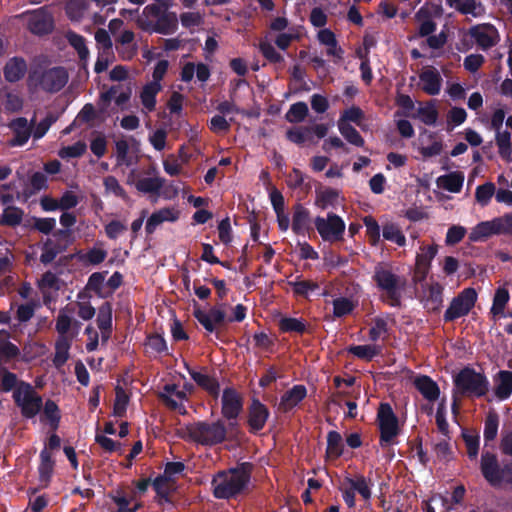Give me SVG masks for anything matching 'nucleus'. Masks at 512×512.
<instances>
[{
  "instance_id": "nucleus-52",
  "label": "nucleus",
  "mask_w": 512,
  "mask_h": 512,
  "mask_svg": "<svg viewBox=\"0 0 512 512\" xmlns=\"http://www.w3.org/2000/svg\"><path fill=\"white\" fill-rule=\"evenodd\" d=\"M467 455L470 460H476L479 452L480 436L478 434H470L467 431L462 433Z\"/></svg>"
},
{
  "instance_id": "nucleus-35",
  "label": "nucleus",
  "mask_w": 512,
  "mask_h": 512,
  "mask_svg": "<svg viewBox=\"0 0 512 512\" xmlns=\"http://www.w3.org/2000/svg\"><path fill=\"white\" fill-rule=\"evenodd\" d=\"M347 351L355 357L369 362L381 353V347L378 345H352Z\"/></svg>"
},
{
  "instance_id": "nucleus-62",
  "label": "nucleus",
  "mask_w": 512,
  "mask_h": 512,
  "mask_svg": "<svg viewBox=\"0 0 512 512\" xmlns=\"http://www.w3.org/2000/svg\"><path fill=\"white\" fill-rule=\"evenodd\" d=\"M364 118L362 109L357 106H352L344 110L338 120V123H349L353 122L360 125L361 120Z\"/></svg>"
},
{
  "instance_id": "nucleus-53",
  "label": "nucleus",
  "mask_w": 512,
  "mask_h": 512,
  "mask_svg": "<svg viewBox=\"0 0 512 512\" xmlns=\"http://www.w3.org/2000/svg\"><path fill=\"white\" fill-rule=\"evenodd\" d=\"M116 148V162L118 166H131L133 164V159L128 155L129 152V144L126 140L121 139L115 143Z\"/></svg>"
},
{
  "instance_id": "nucleus-18",
  "label": "nucleus",
  "mask_w": 512,
  "mask_h": 512,
  "mask_svg": "<svg viewBox=\"0 0 512 512\" xmlns=\"http://www.w3.org/2000/svg\"><path fill=\"white\" fill-rule=\"evenodd\" d=\"M422 90L428 95H438L442 86V77L434 67H429L419 74Z\"/></svg>"
},
{
  "instance_id": "nucleus-33",
  "label": "nucleus",
  "mask_w": 512,
  "mask_h": 512,
  "mask_svg": "<svg viewBox=\"0 0 512 512\" xmlns=\"http://www.w3.org/2000/svg\"><path fill=\"white\" fill-rule=\"evenodd\" d=\"M510 295L509 291L504 287H499L496 289L494 297H493V303L492 307L490 308V313L496 317H506V314L504 313L505 307L507 303L509 302Z\"/></svg>"
},
{
  "instance_id": "nucleus-5",
  "label": "nucleus",
  "mask_w": 512,
  "mask_h": 512,
  "mask_svg": "<svg viewBox=\"0 0 512 512\" xmlns=\"http://www.w3.org/2000/svg\"><path fill=\"white\" fill-rule=\"evenodd\" d=\"M372 279L380 290L386 292L391 306L399 307L401 305V291L406 285L404 277L393 273L390 268L379 263L375 266Z\"/></svg>"
},
{
  "instance_id": "nucleus-29",
  "label": "nucleus",
  "mask_w": 512,
  "mask_h": 512,
  "mask_svg": "<svg viewBox=\"0 0 512 512\" xmlns=\"http://www.w3.org/2000/svg\"><path fill=\"white\" fill-rule=\"evenodd\" d=\"M161 84L147 83L140 92V100L148 112H153L156 107V96L161 90Z\"/></svg>"
},
{
  "instance_id": "nucleus-60",
  "label": "nucleus",
  "mask_w": 512,
  "mask_h": 512,
  "mask_svg": "<svg viewBox=\"0 0 512 512\" xmlns=\"http://www.w3.org/2000/svg\"><path fill=\"white\" fill-rule=\"evenodd\" d=\"M357 56L361 59L360 64V72L361 79L365 82V84L369 85L373 80V73L370 66V60L368 58V52L363 53L361 50L357 51Z\"/></svg>"
},
{
  "instance_id": "nucleus-1",
  "label": "nucleus",
  "mask_w": 512,
  "mask_h": 512,
  "mask_svg": "<svg viewBox=\"0 0 512 512\" xmlns=\"http://www.w3.org/2000/svg\"><path fill=\"white\" fill-rule=\"evenodd\" d=\"M499 447L503 455L512 458V430L502 435ZM480 471L491 487L512 488V460L500 465L495 453L484 450L480 458Z\"/></svg>"
},
{
  "instance_id": "nucleus-36",
  "label": "nucleus",
  "mask_w": 512,
  "mask_h": 512,
  "mask_svg": "<svg viewBox=\"0 0 512 512\" xmlns=\"http://www.w3.org/2000/svg\"><path fill=\"white\" fill-rule=\"evenodd\" d=\"M43 416L48 421L49 426L52 430H57L59 427L61 413L58 405L54 400L47 399L43 403Z\"/></svg>"
},
{
  "instance_id": "nucleus-12",
  "label": "nucleus",
  "mask_w": 512,
  "mask_h": 512,
  "mask_svg": "<svg viewBox=\"0 0 512 512\" xmlns=\"http://www.w3.org/2000/svg\"><path fill=\"white\" fill-rule=\"evenodd\" d=\"M27 14L29 15L27 27L32 34L42 36L53 31V17L44 7L29 11Z\"/></svg>"
},
{
  "instance_id": "nucleus-61",
  "label": "nucleus",
  "mask_w": 512,
  "mask_h": 512,
  "mask_svg": "<svg viewBox=\"0 0 512 512\" xmlns=\"http://www.w3.org/2000/svg\"><path fill=\"white\" fill-rule=\"evenodd\" d=\"M310 133L311 129L309 127H295L286 132V137L289 141L302 145L306 142Z\"/></svg>"
},
{
  "instance_id": "nucleus-16",
  "label": "nucleus",
  "mask_w": 512,
  "mask_h": 512,
  "mask_svg": "<svg viewBox=\"0 0 512 512\" xmlns=\"http://www.w3.org/2000/svg\"><path fill=\"white\" fill-rule=\"evenodd\" d=\"M223 305L214 306L210 308L208 312L196 308L193 311V316L197 321L205 328L209 333H213L216 329V325H221L226 320V313L222 309Z\"/></svg>"
},
{
  "instance_id": "nucleus-26",
  "label": "nucleus",
  "mask_w": 512,
  "mask_h": 512,
  "mask_svg": "<svg viewBox=\"0 0 512 512\" xmlns=\"http://www.w3.org/2000/svg\"><path fill=\"white\" fill-rule=\"evenodd\" d=\"M464 174L462 172H450L437 179L438 187L451 193H459L463 187Z\"/></svg>"
},
{
  "instance_id": "nucleus-31",
  "label": "nucleus",
  "mask_w": 512,
  "mask_h": 512,
  "mask_svg": "<svg viewBox=\"0 0 512 512\" xmlns=\"http://www.w3.org/2000/svg\"><path fill=\"white\" fill-rule=\"evenodd\" d=\"M344 452L342 436L337 431H329L327 434L326 458L337 459Z\"/></svg>"
},
{
  "instance_id": "nucleus-27",
  "label": "nucleus",
  "mask_w": 512,
  "mask_h": 512,
  "mask_svg": "<svg viewBox=\"0 0 512 512\" xmlns=\"http://www.w3.org/2000/svg\"><path fill=\"white\" fill-rule=\"evenodd\" d=\"M495 396L500 400L508 399L512 394V371L501 370L495 385Z\"/></svg>"
},
{
  "instance_id": "nucleus-41",
  "label": "nucleus",
  "mask_w": 512,
  "mask_h": 512,
  "mask_svg": "<svg viewBox=\"0 0 512 512\" xmlns=\"http://www.w3.org/2000/svg\"><path fill=\"white\" fill-rule=\"evenodd\" d=\"M498 427L499 415L494 410L489 411L485 418L483 431V436L486 443L495 440L498 433Z\"/></svg>"
},
{
  "instance_id": "nucleus-10",
  "label": "nucleus",
  "mask_w": 512,
  "mask_h": 512,
  "mask_svg": "<svg viewBox=\"0 0 512 512\" xmlns=\"http://www.w3.org/2000/svg\"><path fill=\"white\" fill-rule=\"evenodd\" d=\"M314 223L324 241L342 239L345 231V223L340 216L334 213H328L326 220L323 217L317 216Z\"/></svg>"
},
{
  "instance_id": "nucleus-63",
  "label": "nucleus",
  "mask_w": 512,
  "mask_h": 512,
  "mask_svg": "<svg viewBox=\"0 0 512 512\" xmlns=\"http://www.w3.org/2000/svg\"><path fill=\"white\" fill-rule=\"evenodd\" d=\"M87 150V145L83 141H77L72 145L63 147L60 151L62 158H78L81 157Z\"/></svg>"
},
{
  "instance_id": "nucleus-11",
  "label": "nucleus",
  "mask_w": 512,
  "mask_h": 512,
  "mask_svg": "<svg viewBox=\"0 0 512 512\" xmlns=\"http://www.w3.org/2000/svg\"><path fill=\"white\" fill-rule=\"evenodd\" d=\"M480 49L487 51L500 41V35L496 27L490 23L477 24L468 31Z\"/></svg>"
},
{
  "instance_id": "nucleus-46",
  "label": "nucleus",
  "mask_w": 512,
  "mask_h": 512,
  "mask_svg": "<svg viewBox=\"0 0 512 512\" xmlns=\"http://www.w3.org/2000/svg\"><path fill=\"white\" fill-rule=\"evenodd\" d=\"M113 307L109 301H105L98 308L96 323L99 329H110L112 327Z\"/></svg>"
},
{
  "instance_id": "nucleus-58",
  "label": "nucleus",
  "mask_w": 512,
  "mask_h": 512,
  "mask_svg": "<svg viewBox=\"0 0 512 512\" xmlns=\"http://www.w3.org/2000/svg\"><path fill=\"white\" fill-rule=\"evenodd\" d=\"M146 346L157 354L168 353L166 340L157 333L147 336Z\"/></svg>"
},
{
  "instance_id": "nucleus-23",
  "label": "nucleus",
  "mask_w": 512,
  "mask_h": 512,
  "mask_svg": "<svg viewBox=\"0 0 512 512\" xmlns=\"http://www.w3.org/2000/svg\"><path fill=\"white\" fill-rule=\"evenodd\" d=\"M414 386L420 394L430 402L436 401L439 398L440 388L438 384L427 375L416 377Z\"/></svg>"
},
{
  "instance_id": "nucleus-59",
  "label": "nucleus",
  "mask_w": 512,
  "mask_h": 512,
  "mask_svg": "<svg viewBox=\"0 0 512 512\" xmlns=\"http://www.w3.org/2000/svg\"><path fill=\"white\" fill-rule=\"evenodd\" d=\"M389 328L388 323L381 317H375L373 319V326L369 330V339L376 342L381 335L388 334Z\"/></svg>"
},
{
  "instance_id": "nucleus-14",
  "label": "nucleus",
  "mask_w": 512,
  "mask_h": 512,
  "mask_svg": "<svg viewBox=\"0 0 512 512\" xmlns=\"http://www.w3.org/2000/svg\"><path fill=\"white\" fill-rule=\"evenodd\" d=\"M221 404V414L228 421L238 419L243 410V399L234 388L227 387L223 390Z\"/></svg>"
},
{
  "instance_id": "nucleus-3",
  "label": "nucleus",
  "mask_w": 512,
  "mask_h": 512,
  "mask_svg": "<svg viewBox=\"0 0 512 512\" xmlns=\"http://www.w3.org/2000/svg\"><path fill=\"white\" fill-rule=\"evenodd\" d=\"M177 436L203 446H215L228 439L227 428L222 420L197 421L177 430Z\"/></svg>"
},
{
  "instance_id": "nucleus-51",
  "label": "nucleus",
  "mask_w": 512,
  "mask_h": 512,
  "mask_svg": "<svg viewBox=\"0 0 512 512\" xmlns=\"http://www.w3.org/2000/svg\"><path fill=\"white\" fill-rule=\"evenodd\" d=\"M259 51L269 63L280 64L284 62V57L268 41H260Z\"/></svg>"
},
{
  "instance_id": "nucleus-42",
  "label": "nucleus",
  "mask_w": 512,
  "mask_h": 512,
  "mask_svg": "<svg viewBox=\"0 0 512 512\" xmlns=\"http://www.w3.org/2000/svg\"><path fill=\"white\" fill-rule=\"evenodd\" d=\"M164 185V179L160 177L139 178L136 183V189L141 193H158Z\"/></svg>"
},
{
  "instance_id": "nucleus-50",
  "label": "nucleus",
  "mask_w": 512,
  "mask_h": 512,
  "mask_svg": "<svg viewBox=\"0 0 512 512\" xmlns=\"http://www.w3.org/2000/svg\"><path fill=\"white\" fill-rule=\"evenodd\" d=\"M116 397L113 405V415L119 418H122L126 415L127 405L129 402V397L125 393L124 389L120 386H117L115 389Z\"/></svg>"
},
{
  "instance_id": "nucleus-15",
  "label": "nucleus",
  "mask_w": 512,
  "mask_h": 512,
  "mask_svg": "<svg viewBox=\"0 0 512 512\" xmlns=\"http://www.w3.org/2000/svg\"><path fill=\"white\" fill-rule=\"evenodd\" d=\"M421 252L416 255V263L414 270V281L420 283L424 281L429 274L431 262L438 252V245L421 246Z\"/></svg>"
},
{
  "instance_id": "nucleus-43",
  "label": "nucleus",
  "mask_w": 512,
  "mask_h": 512,
  "mask_svg": "<svg viewBox=\"0 0 512 512\" xmlns=\"http://www.w3.org/2000/svg\"><path fill=\"white\" fill-rule=\"evenodd\" d=\"M337 125L341 135L347 142L357 147L364 146V138L350 123H337Z\"/></svg>"
},
{
  "instance_id": "nucleus-34",
  "label": "nucleus",
  "mask_w": 512,
  "mask_h": 512,
  "mask_svg": "<svg viewBox=\"0 0 512 512\" xmlns=\"http://www.w3.org/2000/svg\"><path fill=\"white\" fill-rule=\"evenodd\" d=\"M54 460L47 448L40 452V464L38 467L39 479L41 482H49L53 473Z\"/></svg>"
},
{
  "instance_id": "nucleus-28",
  "label": "nucleus",
  "mask_w": 512,
  "mask_h": 512,
  "mask_svg": "<svg viewBox=\"0 0 512 512\" xmlns=\"http://www.w3.org/2000/svg\"><path fill=\"white\" fill-rule=\"evenodd\" d=\"M24 214V210L20 207L6 206L0 215V226L15 228L22 223Z\"/></svg>"
},
{
  "instance_id": "nucleus-37",
  "label": "nucleus",
  "mask_w": 512,
  "mask_h": 512,
  "mask_svg": "<svg viewBox=\"0 0 512 512\" xmlns=\"http://www.w3.org/2000/svg\"><path fill=\"white\" fill-rule=\"evenodd\" d=\"M279 330L283 333L303 334L307 331L304 320L293 317H282L278 322Z\"/></svg>"
},
{
  "instance_id": "nucleus-39",
  "label": "nucleus",
  "mask_w": 512,
  "mask_h": 512,
  "mask_svg": "<svg viewBox=\"0 0 512 512\" xmlns=\"http://www.w3.org/2000/svg\"><path fill=\"white\" fill-rule=\"evenodd\" d=\"M498 153L504 160H510L512 154L511 134L508 130L496 131L495 135Z\"/></svg>"
},
{
  "instance_id": "nucleus-6",
  "label": "nucleus",
  "mask_w": 512,
  "mask_h": 512,
  "mask_svg": "<svg viewBox=\"0 0 512 512\" xmlns=\"http://www.w3.org/2000/svg\"><path fill=\"white\" fill-rule=\"evenodd\" d=\"M68 80V72L62 66L52 67L46 70L35 69L29 74V82L48 93L59 92L65 87Z\"/></svg>"
},
{
  "instance_id": "nucleus-49",
  "label": "nucleus",
  "mask_w": 512,
  "mask_h": 512,
  "mask_svg": "<svg viewBox=\"0 0 512 512\" xmlns=\"http://www.w3.org/2000/svg\"><path fill=\"white\" fill-rule=\"evenodd\" d=\"M495 194H496V187H495L494 183L486 182L482 185H479L476 188L475 198L481 206H487L489 204L491 198Z\"/></svg>"
},
{
  "instance_id": "nucleus-20",
  "label": "nucleus",
  "mask_w": 512,
  "mask_h": 512,
  "mask_svg": "<svg viewBox=\"0 0 512 512\" xmlns=\"http://www.w3.org/2000/svg\"><path fill=\"white\" fill-rule=\"evenodd\" d=\"M10 128L14 134V137L9 141V145L12 147L23 146L28 142L31 134H33L32 128L24 117L14 119L10 124Z\"/></svg>"
},
{
  "instance_id": "nucleus-25",
  "label": "nucleus",
  "mask_w": 512,
  "mask_h": 512,
  "mask_svg": "<svg viewBox=\"0 0 512 512\" xmlns=\"http://www.w3.org/2000/svg\"><path fill=\"white\" fill-rule=\"evenodd\" d=\"M26 71V61L21 57H13L4 67V77L8 82L14 83L22 79Z\"/></svg>"
},
{
  "instance_id": "nucleus-22",
  "label": "nucleus",
  "mask_w": 512,
  "mask_h": 512,
  "mask_svg": "<svg viewBox=\"0 0 512 512\" xmlns=\"http://www.w3.org/2000/svg\"><path fill=\"white\" fill-rule=\"evenodd\" d=\"M306 396L307 389L304 385H294L281 396L279 408L283 412H288L304 400Z\"/></svg>"
},
{
  "instance_id": "nucleus-32",
  "label": "nucleus",
  "mask_w": 512,
  "mask_h": 512,
  "mask_svg": "<svg viewBox=\"0 0 512 512\" xmlns=\"http://www.w3.org/2000/svg\"><path fill=\"white\" fill-rule=\"evenodd\" d=\"M67 249V245L60 242H54L48 238L43 244V251L40 256L41 263L47 265L55 260L59 253L64 252Z\"/></svg>"
},
{
  "instance_id": "nucleus-19",
  "label": "nucleus",
  "mask_w": 512,
  "mask_h": 512,
  "mask_svg": "<svg viewBox=\"0 0 512 512\" xmlns=\"http://www.w3.org/2000/svg\"><path fill=\"white\" fill-rule=\"evenodd\" d=\"M184 366L191 378L199 387L207 391L211 396L218 397L220 392V385L216 378L194 370L188 365L187 362H184Z\"/></svg>"
},
{
  "instance_id": "nucleus-13",
  "label": "nucleus",
  "mask_w": 512,
  "mask_h": 512,
  "mask_svg": "<svg viewBox=\"0 0 512 512\" xmlns=\"http://www.w3.org/2000/svg\"><path fill=\"white\" fill-rule=\"evenodd\" d=\"M270 416L268 407L259 399L253 398L247 409V424L251 434H258Z\"/></svg>"
},
{
  "instance_id": "nucleus-54",
  "label": "nucleus",
  "mask_w": 512,
  "mask_h": 512,
  "mask_svg": "<svg viewBox=\"0 0 512 512\" xmlns=\"http://www.w3.org/2000/svg\"><path fill=\"white\" fill-rule=\"evenodd\" d=\"M68 41L70 45L77 51L81 60H86L89 56V50L86 46L85 38L74 32L68 34Z\"/></svg>"
},
{
  "instance_id": "nucleus-7",
  "label": "nucleus",
  "mask_w": 512,
  "mask_h": 512,
  "mask_svg": "<svg viewBox=\"0 0 512 512\" xmlns=\"http://www.w3.org/2000/svg\"><path fill=\"white\" fill-rule=\"evenodd\" d=\"M13 400L20 408L21 415L26 419L34 418L43 407V398L34 387L25 381H20L13 391Z\"/></svg>"
},
{
  "instance_id": "nucleus-55",
  "label": "nucleus",
  "mask_w": 512,
  "mask_h": 512,
  "mask_svg": "<svg viewBox=\"0 0 512 512\" xmlns=\"http://www.w3.org/2000/svg\"><path fill=\"white\" fill-rule=\"evenodd\" d=\"M103 185L106 193H112L116 197H119L123 200L128 199V195L124 188L120 185L119 181L114 176H107L103 180Z\"/></svg>"
},
{
  "instance_id": "nucleus-24",
  "label": "nucleus",
  "mask_w": 512,
  "mask_h": 512,
  "mask_svg": "<svg viewBox=\"0 0 512 512\" xmlns=\"http://www.w3.org/2000/svg\"><path fill=\"white\" fill-rule=\"evenodd\" d=\"M178 219L177 212L171 208H162L158 211H155L151 214V216L147 219L145 230L147 234H152L155 232L157 227L161 225L165 221L174 222Z\"/></svg>"
},
{
  "instance_id": "nucleus-4",
  "label": "nucleus",
  "mask_w": 512,
  "mask_h": 512,
  "mask_svg": "<svg viewBox=\"0 0 512 512\" xmlns=\"http://www.w3.org/2000/svg\"><path fill=\"white\" fill-rule=\"evenodd\" d=\"M453 384L454 395L467 398L486 396L490 386L487 376L470 366H465L453 377Z\"/></svg>"
},
{
  "instance_id": "nucleus-47",
  "label": "nucleus",
  "mask_w": 512,
  "mask_h": 512,
  "mask_svg": "<svg viewBox=\"0 0 512 512\" xmlns=\"http://www.w3.org/2000/svg\"><path fill=\"white\" fill-rule=\"evenodd\" d=\"M67 312L73 313L74 308L66 305L64 308L60 309L56 319L55 329L62 336L68 333L72 324V318Z\"/></svg>"
},
{
  "instance_id": "nucleus-21",
  "label": "nucleus",
  "mask_w": 512,
  "mask_h": 512,
  "mask_svg": "<svg viewBox=\"0 0 512 512\" xmlns=\"http://www.w3.org/2000/svg\"><path fill=\"white\" fill-rule=\"evenodd\" d=\"M492 235H501L498 218L478 223L470 232L469 240L472 242L484 241Z\"/></svg>"
},
{
  "instance_id": "nucleus-56",
  "label": "nucleus",
  "mask_w": 512,
  "mask_h": 512,
  "mask_svg": "<svg viewBox=\"0 0 512 512\" xmlns=\"http://www.w3.org/2000/svg\"><path fill=\"white\" fill-rule=\"evenodd\" d=\"M353 309V302L346 297H339L333 300V314L335 317L340 318L349 315Z\"/></svg>"
},
{
  "instance_id": "nucleus-40",
  "label": "nucleus",
  "mask_w": 512,
  "mask_h": 512,
  "mask_svg": "<svg viewBox=\"0 0 512 512\" xmlns=\"http://www.w3.org/2000/svg\"><path fill=\"white\" fill-rule=\"evenodd\" d=\"M70 342L66 338H59L55 343V354L53 365L59 369L65 365L69 359Z\"/></svg>"
},
{
  "instance_id": "nucleus-17",
  "label": "nucleus",
  "mask_w": 512,
  "mask_h": 512,
  "mask_svg": "<svg viewBox=\"0 0 512 512\" xmlns=\"http://www.w3.org/2000/svg\"><path fill=\"white\" fill-rule=\"evenodd\" d=\"M291 228L294 234L302 236L312 230L310 211L302 204L298 203L293 206Z\"/></svg>"
},
{
  "instance_id": "nucleus-44",
  "label": "nucleus",
  "mask_w": 512,
  "mask_h": 512,
  "mask_svg": "<svg viewBox=\"0 0 512 512\" xmlns=\"http://www.w3.org/2000/svg\"><path fill=\"white\" fill-rule=\"evenodd\" d=\"M300 278L301 277L298 276L295 281L288 282L289 286L292 287L295 295L306 298L308 297L309 292H313L319 289L318 283L308 280H301Z\"/></svg>"
},
{
  "instance_id": "nucleus-38",
  "label": "nucleus",
  "mask_w": 512,
  "mask_h": 512,
  "mask_svg": "<svg viewBox=\"0 0 512 512\" xmlns=\"http://www.w3.org/2000/svg\"><path fill=\"white\" fill-rule=\"evenodd\" d=\"M382 235L385 240L393 242L400 247L406 245V237L400 227L395 223L389 222L384 224L382 227Z\"/></svg>"
},
{
  "instance_id": "nucleus-9",
  "label": "nucleus",
  "mask_w": 512,
  "mask_h": 512,
  "mask_svg": "<svg viewBox=\"0 0 512 512\" xmlns=\"http://www.w3.org/2000/svg\"><path fill=\"white\" fill-rule=\"evenodd\" d=\"M477 301V292L474 288H465L454 297L443 315L445 322H452L460 317L466 316L474 307Z\"/></svg>"
},
{
  "instance_id": "nucleus-2",
  "label": "nucleus",
  "mask_w": 512,
  "mask_h": 512,
  "mask_svg": "<svg viewBox=\"0 0 512 512\" xmlns=\"http://www.w3.org/2000/svg\"><path fill=\"white\" fill-rule=\"evenodd\" d=\"M251 480V464L244 462L229 472L220 471L212 480L213 496L216 499H237L245 494Z\"/></svg>"
},
{
  "instance_id": "nucleus-8",
  "label": "nucleus",
  "mask_w": 512,
  "mask_h": 512,
  "mask_svg": "<svg viewBox=\"0 0 512 512\" xmlns=\"http://www.w3.org/2000/svg\"><path fill=\"white\" fill-rule=\"evenodd\" d=\"M377 424L380 432V446L384 448L393 444L394 439L400 434V426L399 419L389 403H380Z\"/></svg>"
},
{
  "instance_id": "nucleus-45",
  "label": "nucleus",
  "mask_w": 512,
  "mask_h": 512,
  "mask_svg": "<svg viewBox=\"0 0 512 512\" xmlns=\"http://www.w3.org/2000/svg\"><path fill=\"white\" fill-rule=\"evenodd\" d=\"M339 193L336 189L325 188L324 190L316 191L315 204L321 208L326 209L336 203Z\"/></svg>"
},
{
  "instance_id": "nucleus-57",
  "label": "nucleus",
  "mask_w": 512,
  "mask_h": 512,
  "mask_svg": "<svg viewBox=\"0 0 512 512\" xmlns=\"http://www.w3.org/2000/svg\"><path fill=\"white\" fill-rule=\"evenodd\" d=\"M428 304H431L432 310H438L443 302V287L439 283H433L429 286Z\"/></svg>"
},
{
  "instance_id": "nucleus-30",
  "label": "nucleus",
  "mask_w": 512,
  "mask_h": 512,
  "mask_svg": "<svg viewBox=\"0 0 512 512\" xmlns=\"http://www.w3.org/2000/svg\"><path fill=\"white\" fill-rule=\"evenodd\" d=\"M344 484L349 485L354 492H358L364 500L371 498V483L365 476L359 474L355 478L346 476L344 478Z\"/></svg>"
},
{
  "instance_id": "nucleus-64",
  "label": "nucleus",
  "mask_w": 512,
  "mask_h": 512,
  "mask_svg": "<svg viewBox=\"0 0 512 512\" xmlns=\"http://www.w3.org/2000/svg\"><path fill=\"white\" fill-rule=\"evenodd\" d=\"M421 121L426 125H434L438 119V111L433 104H428L418 109Z\"/></svg>"
},
{
  "instance_id": "nucleus-48",
  "label": "nucleus",
  "mask_w": 512,
  "mask_h": 512,
  "mask_svg": "<svg viewBox=\"0 0 512 512\" xmlns=\"http://www.w3.org/2000/svg\"><path fill=\"white\" fill-rule=\"evenodd\" d=\"M308 106L305 102H296L292 104L286 113V120L290 123L302 122L308 115Z\"/></svg>"
}]
</instances>
